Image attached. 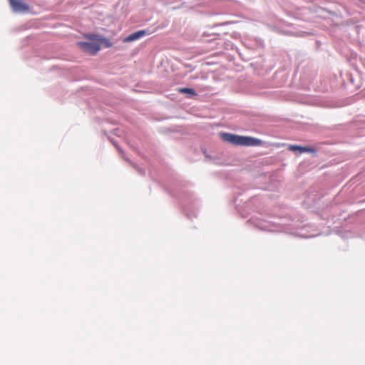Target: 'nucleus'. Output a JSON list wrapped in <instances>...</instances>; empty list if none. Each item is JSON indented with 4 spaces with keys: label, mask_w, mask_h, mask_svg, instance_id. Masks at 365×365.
Instances as JSON below:
<instances>
[{
    "label": "nucleus",
    "mask_w": 365,
    "mask_h": 365,
    "mask_svg": "<svg viewBox=\"0 0 365 365\" xmlns=\"http://www.w3.org/2000/svg\"><path fill=\"white\" fill-rule=\"evenodd\" d=\"M221 136L224 141L234 145L258 146L262 144L261 140L252 137L241 136L231 133H222Z\"/></svg>",
    "instance_id": "nucleus-1"
},
{
    "label": "nucleus",
    "mask_w": 365,
    "mask_h": 365,
    "mask_svg": "<svg viewBox=\"0 0 365 365\" xmlns=\"http://www.w3.org/2000/svg\"><path fill=\"white\" fill-rule=\"evenodd\" d=\"M14 12L23 13L29 10V6L21 0H9Z\"/></svg>",
    "instance_id": "nucleus-2"
},
{
    "label": "nucleus",
    "mask_w": 365,
    "mask_h": 365,
    "mask_svg": "<svg viewBox=\"0 0 365 365\" xmlns=\"http://www.w3.org/2000/svg\"><path fill=\"white\" fill-rule=\"evenodd\" d=\"M78 45L82 50L91 54H96L100 50L99 44L93 42H80Z\"/></svg>",
    "instance_id": "nucleus-3"
},
{
    "label": "nucleus",
    "mask_w": 365,
    "mask_h": 365,
    "mask_svg": "<svg viewBox=\"0 0 365 365\" xmlns=\"http://www.w3.org/2000/svg\"><path fill=\"white\" fill-rule=\"evenodd\" d=\"M149 34L150 33L148 31L140 30V31L133 33V34H130L129 36H128L127 37H125L124 38L123 41L125 43L132 42V41H136Z\"/></svg>",
    "instance_id": "nucleus-4"
},
{
    "label": "nucleus",
    "mask_w": 365,
    "mask_h": 365,
    "mask_svg": "<svg viewBox=\"0 0 365 365\" xmlns=\"http://www.w3.org/2000/svg\"><path fill=\"white\" fill-rule=\"evenodd\" d=\"M179 92L181 93H187L192 96H196L197 93L195 91L190 88H182L179 89Z\"/></svg>",
    "instance_id": "nucleus-5"
},
{
    "label": "nucleus",
    "mask_w": 365,
    "mask_h": 365,
    "mask_svg": "<svg viewBox=\"0 0 365 365\" xmlns=\"http://www.w3.org/2000/svg\"><path fill=\"white\" fill-rule=\"evenodd\" d=\"M298 150L300 152V153H304V152H310L312 150V149L308 148V147H302V146H299V148H298Z\"/></svg>",
    "instance_id": "nucleus-6"
},
{
    "label": "nucleus",
    "mask_w": 365,
    "mask_h": 365,
    "mask_svg": "<svg viewBox=\"0 0 365 365\" xmlns=\"http://www.w3.org/2000/svg\"><path fill=\"white\" fill-rule=\"evenodd\" d=\"M298 148H299V146H298V145H290L289 146V150H291L292 151H297V150H298Z\"/></svg>",
    "instance_id": "nucleus-7"
}]
</instances>
